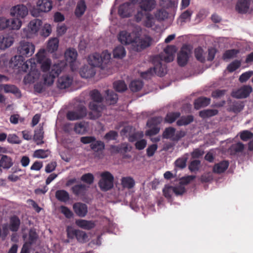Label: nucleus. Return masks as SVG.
<instances>
[{
    "label": "nucleus",
    "instance_id": "1",
    "mask_svg": "<svg viewBox=\"0 0 253 253\" xmlns=\"http://www.w3.org/2000/svg\"><path fill=\"white\" fill-rule=\"evenodd\" d=\"M164 52L156 56L154 58L153 68H150L147 71L141 73V77L145 79L151 78L154 74L159 77H163L167 73L166 65H163L161 61L169 63L174 59L176 52V47L173 45H168L164 50Z\"/></svg>",
    "mask_w": 253,
    "mask_h": 253
},
{
    "label": "nucleus",
    "instance_id": "2",
    "mask_svg": "<svg viewBox=\"0 0 253 253\" xmlns=\"http://www.w3.org/2000/svg\"><path fill=\"white\" fill-rule=\"evenodd\" d=\"M141 29L138 27L131 33L126 31H121L118 40L123 44H131L132 49L136 52H140L150 46L152 38L147 35H141Z\"/></svg>",
    "mask_w": 253,
    "mask_h": 253
},
{
    "label": "nucleus",
    "instance_id": "3",
    "mask_svg": "<svg viewBox=\"0 0 253 253\" xmlns=\"http://www.w3.org/2000/svg\"><path fill=\"white\" fill-rule=\"evenodd\" d=\"M90 98L92 100L89 104V108L91 111L88 114L90 119H96L101 115V112L105 108L102 104L103 97L97 89H94L90 92Z\"/></svg>",
    "mask_w": 253,
    "mask_h": 253
},
{
    "label": "nucleus",
    "instance_id": "4",
    "mask_svg": "<svg viewBox=\"0 0 253 253\" xmlns=\"http://www.w3.org/2000/svg\"><path fill=\"white\" fill-rule=\"evenodd\" d=\"M101 179L98 182V186L103 191H107L113 187L114 176L109 171L103 172L100 174Z\"/></svg>",
    "mask_w": 253,
    "mask_h": 253
},
{
    "label": "nucleus",
    "instance_id": "5",
    "mask_svg": "<svg viewBox=\"0 0 253 253\" xmlns=\"http://www.w3.org/2000/svg\"><path fill=\"white\" fill-rule=\"evenodd\" d=\"M162 117H154L149 119L147 122V126L150 129L146 131V135L153 136L158 134L160 130L159 125L162 122Z\"/></svg>",
    "mask_w": 253,
    "mask_h": 253
},
{
    "label": "nucleus",
    "instance_id": "6",
    "mask_svg": "<svg viewBox=\"0 0 253 253\" xmlns=\"http://www.w3.org/2000/svg\"><path fill=\"white\" fill-rule=\"evenodd\" d=\"M86 115V108L84 106L81 105L76 110L69 111L66 117L68 120L75 121L84 118Z\"/></svg>",
    "mask_w": 253,
    "mask_h": 253
},
{
    "label": "nucleus",
    "instance_id": "7",
    "mask_svg": "<svg viewBox=\"0 0 253 253\" xmlns=\"http://www.w3.org/2000/svg\"><path fill=\"white\" fill-rule=\"evenodd\" d=\"M17 50L19 54L23 56L29 57L34 53L35 45L31 42L22 41Z\"/></svg>",
    "mask_w": 253,
    "mask_h": 253
},
{
    "label": "nucleus",
    "instance_id": "8",
    "mask_svg": "<svg viewBox=\"0 0 253 253\" xmlns=\"http://www.w3.org/2000/svg\"><path fill=\"white\" fill-rule=\"evenodd\" d=\"M61 72V70L59 67L57 65H54L49 73L43 75L44 84L51 85L53 84L54 79L58 77Z\"/></svg>",
    "mask_w": 253,
    "mask_h": 253
},
{
    "label": "nucleus",
    "instance_id": "9",
    "mask_svg": "<svg viewBox=\"0 0 253 253\" xmlns=\"http://www.w3.org/2000/svg\"><path fill=\"white\" fill-rule=\"evenodd\" d=\"M41 64V68L43 72H46L50 69L51 66V60L47 58L43 52H39L36 54L35 61Z\"/></svg>",
    "mask_w": 253,
    "mask_h": 253
},
{
    "label": "nucleus",
    "instance_id": "10",
    "mask_svg": "<svg viewBox=\"0 0 253 253\" xmlns=\"http://www.w3.org/2000/svg\"><path fill=\"white\" fill-rule=\"evenodd\" d=\"M253 91V88L251 85H244L232 93V96L236 98H246L248 97Z\"/></svg>",
    "mask_w": 253,
    "mask_h": 253
},
{
    "label": "nucleus",
    "instance_id": "11",
    "mask_svg": "<svg viewBox=\"0 0 253 253\" xmlns=\"http://www.w3.org/2000/svg\"><path fill=\"white\" fill-rule=\"evenodd\" d=\"M77 55V52L74 48H69L65 52V58L66 62L70 64L71 69L72 71H74L76 70L75 64L76 63Z\"/></svg>",
    "mask_w": 253,
    "mask_h": 253
},
{
    "label": "nucleus",
    "instance_id": "12",
    "mask_svg": "<svg viewBox=\"0 0 253 253\" xmlns=\"http://www.w3.org/2000/svg\"><path fill=\"white\" fill-rule=\"evenodd\" d=\"M190 50L187 45L183 46L177 54V63L181 66H185L189 58Z\"/></svg>",
    "mask_w": 253,
    "mask_h": 253
},
{
    "label": "nucleus",
    "instance_id": "13",
    "mask_svg": "<svg viewBox=\"0 0 253 253\" xmlns=\"http://www.w3.org/2000/svg\"><path fill=\"white\" fill-rule=\"evenodd\" d=\"M28 13L27 7L23 4H18L12 7L10 9V14L17 18H24Z\"/></svg>",
    "mask_w": 253,
    "mask_h": 253
},
{
    "label": "nucleus",
    "instance_id": "14",
    "mask_svg": "<svg viewBox=\"0 0 253 253\" xmlns=\"http://www.w3.org/2000/svg\"><path fill=\"white\" fill-rule=\"evenodd\" d=\"M42 24V21L40 19H36L31 21L28 28L23 29L24 36L27 37L29 36V34L27 33L28 31H29L30 34L36 33L40 29Z\"/></svg>",
    "mask_w": 253,
    "mask_h": 253
},
{
    "label": "nucleus",
    "instance_id": "15",
    "mask_svg": "<svg viewBox=\"0 0 253 253\" xmlns=\"http://www.w3.org/2000/svg\"><path fill=\"white\" fill-rule=\"evenodd\" d=\"M95 68L89 64L84 66L80 70L81 76L85 79L93 77L95 75Z\"/></svg>",
    "mask_w": 253,
    "mask_h": 253
},
{
    "label": "nucleus",
    "instance_id": "16",
    "mask_svg": "<svg viewBox=\"0 0 253 253\" xmlns=\"http://www.w3.org/2000/svg\"><path fill=\"white\" fill-rule=\"evenodd\" d=\"M89 186L84 184L75 185L71 188L72 193L76 196H84L87 191Z\"/></svg>",
    "mask_w": 253,
    "mask_h": 253
},
{
    "label": "nucleus",
    "instance_id": "17",
    "mask_svg": "<svg viewBox=\"0 0 253 253\" xmlns=\"http://www.w3.org/2000/svg\"><path fill=\"white\" fill-rule=\"evenodd\" d=\"M73 210L77 215L84 217L87 213V206L82 203H76L73 205Z\"/></svg>",
    "mask_w": 253,
    "mask_h": 253
},
{
    "label": "nucleus",
    "instance_id": "18",
    "mask_svg": "<svg viewBox=\"0 0 253 253\" xmlns=\"http://www.w3.org/2000/svg\"><path fill=\"white\" fill-rule=\"evenodd\" d=\"M129 2H126L120 5L118 9V14L122 18L129 17L132 12Z\"/></svg>",
    "mask_w": 253,
    "mask_h": 253
},
{
    "label": "nucleus",
    "instance_id": "19",
    "mask_svg": "<svg viewBox=\"0 0 253 253\" xmlns=\"http://www.w3.org/2000/svg\"><path fill=\"white\" fill-rule=\"evenodd\" d=\"M14 38L9 35L0 36V49H5L10 47L13 43Z\"/></svg>",
    "mask_w": 253,
    "mask_h": 253
},
{
    "label": "nucleus",
    "instance_id": "20",
    "mask_svg": "<svg viewBox=\"0 0 253 253\" xmlns=\"http://www.w3.org/2000/svg\"><path fill=\"white\" fill-rule=\"evenodd\" d=\"M87 62L88 64L94 68L95 67H102L101 56L99 53H94L89 55L87 58Z\"/></svg>",
    "mask_w": 253,
    "mask_h": 253
},
{
    "label": "nucleus",
    "instance_id": "21",
    "mask_svg": "<svg viewBox=\"0 0 253 253\" xmlns=\"http://www.w3.org/2000/svg\"><path fill=\"white\" fill-rule=\"evenodd\" d=\"M155 0H144L140 2L139 7L146 13H150L156 6Z\"/></svg>",
    "mask_w": 253,
    "mask_h": 253
},
{
    "label": "nucleus",
    "instance_id": "22",
    "mask_svg": "<svg viewBox=\"0 0 253 253\" xmlns=\"http://www.w3.org/2000/svg\"><path fill=\"white\" fill-rule=\"evenodd\" d=\"M250 0H239L236 5V10L241 14L246 13L249 9Z\"/></svg>",
    "mask_w": 253,
    "mask_h": 253
},
{
    "label": "nucleus",
    "instance_id": "23",
    "mask_svg": "<svg viewBox=\"0 0 253 253\" xmlns=\"http://www.w3.org/2000/svg\"><path fill=\"white\" fill-rule=\"evenodd\" d=\"M37 7L42 12H48L52 7V3L50 0H38Z\"/></svg>",
    "mask_w": 253,
    "mask_h": 253
},
{
    "label": "nucleus",
    "instance_id": "24",
    "mask_svg": "<svg viewBox=\"0 0 253 253\" xmlns=\"http://www.w3.org/2000/svg\"><path fill=\"white\" fill-rule=\"evenodd\" d=\"M73 80L68 76H62L58 78L57 87L60 89H65L72 84Z\"/></svg>",
    "mask_w": 253,
    "mask_h": 253
},
{
    "label": "nucleus",
    "instance_id": "25",
    "mask_svg": "<svg viewBox=\"0 0 253 253\" xmlns=\"http://www.w3.org/2000/svg\"><path fill=\"white\" fill-rule=\"evenodd\" d=\"M229 162L227 161H222L219 163L215 164L212 171L215 173L220 174L224 172L229 167Z\"/></svg>",
    "mask_w": 253,
    "mask_h": 253
},
{
    "label": "nucleus",
    "instance_id": "26",
    "mask_svg": "<svg viewBox=\"0 0 253 253\" xmlns=\"http://www.w3.org/2000/svg\"><path fill=\"white\" fill-rule=\"evenodd\" d=\"M0 86L2 87L5 93H13L18 98H20L21 97L20 90L14 85L6 84L0 85Z\"/></svg>",
    "mask_w": 253,
    "mask_h": 253
},
{
    "label": "nucleus",
    "instance_id": "27",
    "mask_svg": "<svg viewBox=\"0 0 253 253\" xmlns=\"http://www.w3.org/2000/svg\"><path fill=\"white\" fill-rule=\"evenodd\" d=\"M244 107V105L242 101H233L229 105L227 110L229 112H232L235 114H238L241 112Z\"/></svg>",
    "mask_w": 253,
    "mask_h": 253
},
{
    "label": "nucleus",
    "instance_id": "28",
    "mask_svg": "<svg viewBox=\"0 0 253 253\" xmlns=\"http://www.w3.org/2000/svg\"><path fill=\"white\" fill-rule=\"evenodd\" d=\"M35 67H36L35 59L31 58L25 62L24 61L18 70L24 72H29L31 69Z\"/></svg>",
    "mask_w": 253,
    "mask_h": 253
},
{
    "label": "nucleus",
    "instance_id": "29",
    "mask_svg": "<svg viewBox=\"0 0 253 253\" xmlns=\"http://www.w3.org/2000/svg\"><path fill=\"white\" fill-rule=\"evenodd\" d=\"M188 157L189 154L185 153L181 157L177 159L174 163L175 168L179 169H182L185 168Z\"/></svg>",
    "mask_w": 253,
    "mask_h": 253
},
{
    "label": "nucleus",
    "instance_id": "30",
    "mask_svg": "<svg viewBox=\"0 0 253 253\" xmlns=\"http://www.w3.org/2000/svg\"><path fill=\"white\" fill-rule=\"evenodd\" d=\"M86 9V5L84 0H80L78 3L75 10V15L78 17H82Z\"/></svg>",
    "mask_w": 253,
    "mask_h": 253
},
{
    "label": "nucleus",
    "instance_id": "31",
    "mask_svg": "<svg viewBox=\"0 0 253 253\" xmlns=\"http://www.w3.org/2000/svg\"><path fill=\"white\" fill-rule=\"evenodd\" d=\"M211 99L205 97H201L195 100L194 108L196 109H199L202 107L207 106L210 104Z\"/></svg>",
    "mask_w": 253,
    "mask_h": 253
},
{
    "label": "nucleus",
    "instance_id": "32",
    "mask_svg": "<svg viewBox=\"0 0 253 253\" xmlns=\"http://www.w3.org/2000/svg\"><path fill=\"white\" fill-rule=\"evenodd\" d=\"M76 224L79 227L85 230H90L95 227V224L93 221L84 219L77 220Z\"/></svg>",
    "mask_w": 253,
    "mask_h": 253
},
{
    "label": "nucleus",
    "instance_id": "33",
    "mask_svg": "<svg viewBox=\"0 0 253 253\" xmlns=\"http://www.w3.org/2000/svg\"><path fill=\"white\" fill-rule=\"evenodd\" d=\"M13 165L12 159L7 155H2L0 159V167L8 169Z\"/></svg>",
    "mask_w": 253,
    "mask_h": 253
},
{
    "label": "nucleus",
    "instance_id": "34",
    "mask_svg": "<svg viewBox=\"0 0 253 253\" xmlns=\"http://www.w3.org/2000/svg\"><path fill=\"white\" fill-rule=\"evenodd\" d=\"M88 127V123L87 122H81L75 124L74 131L77 133L83 134L87 131Z\"/></svg>",
    "mask_w": 253,
    "mask_h": 253
},
{
    "label": "nucleus",
    "instance_id": "35",
    "mask_svg": "<svg viewBox=\"0 0 253 253\" xmlns=\"http://www.w3.org/2000/svg\"><path fill=\"white\" fill-rule=\"evenodd\" d=\"M24 60V56L19 54L12 57L10 61V64L13 68L19 69Z\"/></svg>",
    "mask_w": 253,
    "mask_h": 253
},
{
    "label": "nucleus",
    "instance_id": "36",
    "mask_svg": "<svg viewBox=\"0 0 253 253\" xmlns=\"http://www.w3.org/2000/svg\"><path fill=\"white\" fill-rule=\"evenodd\" d=\"M55 197L59 201L66 203L70 199L69 194L65 190H58L55 192Z\"/></svg>",
    "mask_w": 253,
    "mask_h": 253
},
{
    "label": "nucleus",
    "instance_id": "37",
    "mask_svg": "<svg viewBox=\"0 0 253 253\" xmlns=\"http://www.w3.org/2000/svg\"><path fill=\"white\" fill-rule=\"evenodd\" d=\"M59 46V40L57 38L49 40L47 44V50L49 52L53 53L56 51Z\"/></svg>",
    "mask_w": 253,
    "mask_h": 253
},
{
    "label": "nucleus",
    "instance_id": "38",
    "mask_svg": "<svg viewBox=\"0 0 253 253\" xmlns=\"http://www.w3.org/2000/svg\"><path fill=\"white\" fill-rule=\"evenodd\" d=\"M105 99L107 104L113 105L117 103L118 99V96L117 94L113 91L108 90L106 91Z\"/></svg>",
    "mask_w": 253,
    "mask_h": 253
},
{
    "label": "nucleus",
    "instance_id": "39",
    "mask_svg": "<svg viewBox=\"0 0 253 253\" xmlns=\"http://www.w3.org/2000/svg\"><path fill=\"white\" fill-rule=\"evenodd\" d=\"M20 224L19 218L16 215L12 216L10 219L9 229L13 232L18 230Z\"/></svg>",
    "mask_w": 253,
    "mask_h": 253
},
{
    "label": "nucleus",
    "instance_id": "40",
    "mask_svg": "<svg viewBox=\"0 0 253 253\" xmlns=\"http://www.w3.org/2000/svg\"><path fill=\"white\" fill-rule=\"evenodd\" d=\"M194 121V117L191 115L182 116L176 122L178 126H187Z\"/></svg>",
    "mask_w": 253,
    "mask_h": 253
},
{
    "label": "nucleus",
    "instance_id": "41",
    "mask_svg": "<svg viewBox=\"0 0 253 253\" xmlns=\"http://www.w3.org/2000/svg\"><path fill=\"white\" fill-rule=\"evenodd\" d=\"M91 149L94 152H102L105 148V144L100 140H94L90 144Z\"/></svg>",
    "mask_w": 253,
    "mask_h": 253
},
{
    "label": "nucleus",
    "instance_id": "42",
    "mask_svg": "<svg viewBox=\"0 0 253 253\" xmlns=\"http://www.w3.org/2000/svg\"><path fill=\"white\" fill-rule=\"evenodd\" d=\"M218 111L216 109H205L199 112V116L203 119L209 118L216 115Z\"/></svg>",
    "mask_w": 253,
    "mask_h": 253
},
{
    "label": "nucleus",
    "instance_id": "43",
    "mask_svg": "<svg viewBox=\"0 0 253 253\" xmlns=\"http://www.w3.org/2000/svg\"><path fill=\"white\" fill-rule=\"evenodd\" d=\"M126 52L124 46H118L113 50V56L115 58L122 59L126 56Z\"/></svg>",
    "mask_w": 253,
    "mask_h": 253
},
{
    "label": "nucleus",
    "instance_id": "44",
    "mask_svg": "<svg viewBox=\"0 0 253 253\" xmlns=\"http://www.w3.org/2000/svg\"><path fill=\"white\" fill-rule=\"evenodd\" d=\"M121 184L123 187L130 189L134 186L135 181L131 177H124L121 179Z\"/></svg>",
    "mask_w": 253,
    "mask_h": 253
},
{
    "label": "nucleus",
    "instance_id": "45",
    "mask_svg": "<svg viewBox=\"0 0 253 253\" xmlns=\"http://www.w3.org/2000/svg\"><path fill=\"white\" fill-rule=\"evenodd\" d=\"M180 115L181 114L179 112H169L165 117V121L169 124H172L180 117Z\"/></svg>",
    "mask_w": 253,
    "mask_h": 253
},
{
    "label": "nucleus",
    "instance_id": "46",
    "mask_svg": "<svg viewBox=\"0 0 253 253\" xmlns=\"http://www.w3.org/2000/svg\"><path fill=\"white\" fill-rule=\"evenodd\" d=\"M22 22L19 18L9 19L8 28L11 30H18L21 26Z\"/></svg>",
    "mask_w": 253,
    "mask_h": 253
},
{
    "label": "nucleus",
    "instance_id": "47",
    "mask_svg": "<svg viewBox=\"0 0 253 253\" xmlns=\"http://www.w3.org/2000/svg\"><path fill=\"white\" fill-rule=\"evenodd\" d=\"M113 87L118 92H124L127 89V86L124 81L119 80L113 83Z\"/></svg>",
    "mask_w": 253,
    "mask_h": 253
},
{
    "label": "nucleus",
    "instance_id": "48",
    "mask_svg": "<svg viewBox=\"0 0 253 253\" xmlns=\"http://www.w3.org/2000/svg\"><path fill=\"white\" fill-rule=\"evenodd\" d=\"M239 53V50L236 49H232L227 50L223 54L222 58L223 60H226L235 58Z\"/></svg>",
    "mask_w": 253,
    "mask_h": 253
},
{
    "label": "nucleus",
    "instance_id": "49",
    "mask_svg": "<svg viewBox=\"0 0 253 253\" xmlns=\"http://www.w3.org/2000/svg\"><path fill=\"white\" fill-rule=\"evenodd\" d=\"M143 85V82L140 80L132 81L129 84L130 89L134 92L139 91Z\"/></svg>",
    "mask_w": 253,
    "mask_h": 253
},
{
    "label": "nucleus",
    "instance_id": "50",
    "mask_svg": "<svg viewBox=\"0 0 253 253\" xmlns=\"http://www.w3.org/2000/svg\"><path fill=\"white\" fill-rule=\"evenodd\" d=\"M43 138V128L42 127H40L39 129L35 130V134L34 136V139L37 142V144L38 145L42 144L43 143V141H42Z\"/></svg>",
    "mask_w": 253,
    "mask_h": 253
},
{
    "label": "nucleus",
    "instance_id": "51",
    "mask_svg": "<svg viewBox=\"0 0 253 253\" xmlns=\"http://www.w3.org/2000/svg\"><path fill=\"white\" fill-rule=\"evenodd\" d=\"M176 129L173 127H168L165 128L163 133V138L165 139H172L174 136Z\"/></svg>",
    "mask_w": 253,
    "mask_h": 253
},
{
    "label": "nucleus",
    "instance_id": "52",
    "mask_svg": "<svg viewBox=\"0 0 253 253\" xmlns=\"http://www.w3.org/2000/svg\"><path fill=\"white\" fill-rule=\"evenodd\" d=\"M94 175L91 173L84 174L81 177V180L88 185L92 184L94 182Z\"/></svg>",
    "mask_w": 253,
    "mask_h": 253
},
{
    "label": "nucleus",
    "instance_id": "53",
    "mask_svg": "<svg viewBox=\"0 0 253 253\" xmlns=\"http://www.w3.org/2000/svg\"><path fill=\"white\" fill-rule=\"evenodd\" d=\"M38 238V235L34 228L30 229L29 232L28 241L27 242L29 245H32L36 242Z\"/></svg>",
    "mask_w": 253,
    "mask_h": 253
},
{
    "label": "nucleus",
    "instance_id": "54",
    "mask_svg": "<svg viewBox=\"0 0 253 253\" xmlns=\"http://www.w3.org/2000/svg\"><path fill=\"white\" fill-rule=\"evenodd\" d=\"M134 130L135 128L132 126H125L120 131V134L123 137H128Z\"/></svg>",
    "mask_w": 253,
    "mask_h": 253
},
{
    "label": "nucleus",
    "instance_id": "55",
    "mask_svg": "<svg viewBox=\"0 0 253 253\" xmlns=\"http://www.w3.org/2000/svg\"><path fill=\"white\" fill-rule=\"evenodd\" d=\"M241 65V62L240 60H235L228 65L227 70L228 72L232 73L238 69Z\"/></svg>",
    "mask_w": 253,
    "mask_h": 253
},
{
    "label": "nucleus",
    "instance_id": "56",
    "mask_svg": "<svg viewBox=\"0 0 253 253\" xmlns=\"http://www.w3.org/2000/svg\"><path fill=\"white\" fill-rule=\"evenodd\" d=\"M118 137V133L115 130H110L106 133L104 136V138L108 141L116 140Z\"/></svg>",
    "mask_w": 253,
    "mask_h": 253
},
{
    "label": "nucleus",
    "instance_id": "57",
    "mask_svg": "<svg viewBox=\"0 0 253 253\" xmlns=\"http://www.w3.org/2000/svg\"><path fill=\"white\" fill-rule=\"evenodd\" d=\"M192 13V11L190 9H187L183 12L179 17V19L181 22H186L187 21H190Z\"/></svg>",
    "mask_w": 253,
    "mask_h": 253
},
{
    "label": "nucleus",
    "instance_id": "58",
    "mask_svg": "<svg viewBox=\"0 0 253 253\" xmlns=\"http://www.w3.org/2000/svg\"><path fill=\"white\" fill-rule=\"evenodd\" d=\"M48 150L38 149L36 150L34 153V157L37 158L44 159L48 156Z\"/></svg>",
    "mask_w": 253,
    "mask_h": 253
},
{
    "label": "nucleus",
    "instance_id": "59",
    "mask_svg": "<svg viewBox=\"0 0 253 253\" xmlns=\"http://www.w3.org/2000/svg\"><path fill=\"white\" fill-rule=\"evenodd\" d=\"M143 136L142 132L135 131L134 130L133 132L128 137V140L130 142L136 141L138 138H141Z\"/></svg>",
    "mask_w": 253,
    "mask_h": 253
},
{
    "label": "nucleus",
    "instance_id": "60",
    "mask_svg": "<svg viewBox=\"0 0 253 253\" xmlns=\"http://www.w3.org/2000/svg\"><path fill=\"white\" fill-rule=\"evenodd\" d=\"M194 53L196 58L197 60L201 62H204L205 61V57L203 55V49L201 47L195 48Z\"/></svg>",
    "mask_w": 253,
    "mask_h": 253
},
{
    "label": "nucleus",
    "instance_id": "61",
    "mask_svg": "<svg viewBox=\"0 0 253 253\" xmlns=\"http://www.w3.org/2000/svg\"><path fill=\"white\" fill-rule=\"evenodd\" d=\"M168 16V13L165 9L158 10L155 14L156 18L159 21L164 20Z\"/></svg>",
    "mask_w": 253,
    "mask_h": 253
},
{
    "label": "nucleus",
    "instance_id": "62",
    "mask_svg": "<svg viewBox=\"0 0 253 253\" xmlns=\"http://www.w3.org/2000/svg\"><path fill=\"white\" fill-rule=\"evenodd\" d=\"M244 149V145L241 142H238L232 145L231 151L236 154L242 152Z\"/></svg>",
    "mask_w": 253,
    "mask_h": 253
},
{
    "label": "nucleus",
    "instance_id": "63",
    "mask_svg": "<svg viewBox=\"0 0 253 253\" xmlns=\"http://www.w3.org/2000/svg\"><path fill=\"white\" fill-rule=\"evenodd\" d=\"M253 75V71H249L242 74L239 78V81L241 83L246 82Z\"/></svg>",
    "mask_w": 253,
    "mask_h": 253
},
{
    "label": "nucleus",
    "instance_id": "64",
    "mask_svg": "<svg viewBox=\"0 0 253 253\" xmlns=\"http://www.w3.org/2000/svg\"><path fill=\"white\" fill-rule=\"evenodd\" d=\"M76 238L80 243H84L87 238V234L84 231L77 230Z\"/></svg>",
    "mask_w": 253,
    "mask_h": 253
}]
</instances>
